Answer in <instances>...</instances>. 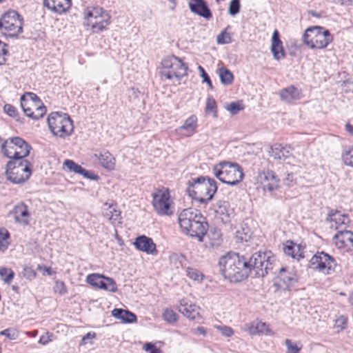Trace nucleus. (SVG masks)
<instances>
[{
  "mask_svg": "<svg viewBox=\"0 0 353 353\" xmlns=\"http://www.w3.org/2000/svg\"><path fill=\"white\" fill-rule=\"evenodd\" d=\"M275 256L271 251L256 252L249 258L235 252H229L220 258L219 271L231 282H240L250 274L264 277L276 265Z\"/></svg>",
  "mask_w": 353,
  "mask_h": 353,
  "instance_id": "1",
  "label": "nucleus"
},
{
  "mask_svg": "<svg viewBox=\"0 0 353 353\" xmlns=\"http://www.w3.org/2000/svg\"><path fill=\"white\" fill-rule=\"evenodd\" d=\"M178 221L184 234L197 238L200 242L203 241L208 224L205 221V218L196 210L184 209L179 214Z\"/></svg>",
  "mask_w": 353,
  "mask_h": 353,
  "instance_id": "2",
  "label": "nucleus"
},
{
  "mask_svg": "<svg viewBox=\"0 0 353 353\" xmlns=\"http://www.w3.org/2000/svg\"><path fill=\"white\" fill-rule=\"evenodd\" d=\"M186 191L192 199L206 204L212 199L217 191V185L213 179L199 176L188 181Z\"/></svg>",
  "mask_w": 353,
  "mask_h": 353,
  "instance_id": "3",
  "label": "nucleus"
},
{
  "mask_svg": "<svg viewBox=\"0 0 353 353\" xmlns=\"http://www.w3.org/2000/svg\"><path fill=\"white\" fill-rule=\"evenodd\" d=\"M213 174L222 183L230 185L239 183L243 179V168L237 163L223 161L213 168Z\"/></svg>",
  "mask_w": 353,
  "mask_h": 353,
  "instance_id": "4",
  "label": "nucleus"
},
{
  "mask_svg": "<svg viewBox=\"0 0 353 353\" xmlns=\"http://www.w3.org/2000/svg\"><path fill=\"white\" fill-rule=\"evenodd\" d=\"M304 43L312 49H324L333 40L330 31L321 26H312L306 29L303 36Z\"/></svg>",
  "mask_w": 353,
  "mask_h": 353,
  "instance_id": "5",
  "label": "nucleus"
},
{
  "mask_svg": "<svg viewBox=\"0 0 353 353\" xmlns=\"http://www.w3.org/2000/svg\"><path fill=\"white\" fill-rule=\"evenodd\" d=\"M32 167V163L25 159L10 160L6 165L7 178L13 183H23L30 176Z\"/></svg>",
  "mask_w": 353,
  "mask_h": 353,
  "instance_id": "6",
  "label": "nucleus"
},
{
  "mask_svg": "<svg viewBox=\"0 0 353 353\" xmlns=\"http://www.w3.org/2000/svg\"><path fill=\"white\" fill-rule=\"evenodd\" d=\"M2 152L10 160L24 159L32 149L24 139L19 137H10L1 144Z\"/></svg>",
  "mask_w": 353,
  "mask_h": 353,
  "instance_id": "7",
  "label": "nucleus"
},
{
  "mask_svg": "<svg viewBox=\"0 0 353 353\" xmlns=\"http://www.w3.org/2000/svg\"><path fill=\"white\" fill-rule=\"evenodd\" d=\"M48 124L52 133L61 138L70 135L74 129L72 121L66 114L51 113L48 118Z\"/></svg>",
  "mask_w": 353,
  "mask_h": 353,
  "instance_id": "8",
  "label": "nucleus"
},
{
  "mask_svg": "<svg viewBox=\"0 0 353 353\" xmlns=\"http://www.w3.org/2000/svg\"><path fill=\"white\" fill-rule=\"evenodd\" d=\"M23 19L15 10H8L0 19V30L8 37H15L23 31Z\"/></svg>",
  "mask_w": 353,
  "mask_h": 353,
  "instance_id": "9",
  "label": "nucleus"
},
{
  "mask_svg": "<svg viewBox=\"0 0 353 353\" xmlns=\"http://www.w3.org/2000/svg\"><path fill=\"white\" fill-rule=\"evenodd\" d=\"M161 64V74L167 79H176L179 81L187 74L188 66L175 56L165 58Z\"/></svg>",
  "mask_w": 353,
  "mask_h": 353,
  "instance_id": "10",
  "label": "nucleus"
},
{
  "mask_svg": "<svg viewBox=\"0 0 353 353\" xmlns=\"http://www.w3.org/2000/svg\"><path fill=\"white\" fill-rule=\"evenodd\" d=\"M21 106L27 117L36 120L42 118L46 112V108L40 99L32 92L21 97Z\"/></svg>",
  "mask_w": 353,
  "mask_h": 353,
  "instance_id": "11",
  "label": "nucleus"
},
{
  "mask_svg": "<svg viewBox=\"0 0 353 353\" xmlns=\"http://www.w3.org/2000/svg\"><path fill=\"white\" fill-rule=\"evenodd\" d=\"M85 24L90 26L94 32H100L110 24V17L101 8H93L85 14Z\"/></svg>",
  "mask_w": 353,
  "mask_h": 353,
  "instance_id": "12",
  "label": "nucleus"
},
{
  "mask_svg": "<svg viewBox=\"0 0 353 353\" xmlns=\"http://www.w3.org/2000/svg\"><path fill=\"white\" fill-rule=\"evenodd\" d=\"M152 205L158 214L161 216L173 214V210H172V201L168 189L157 190L152 194Z\"/></svg>",
  "mask_w": 353,
  "mask_h": 353,
  "instance_id": "13",
  "label": "nucleus"
},
{
  "mask_svg": "<svg viewBox=\"0 0 353 353\" xmlns=\"http://www.w3.org/2000/svg\"><path fill=\"white\" fill-rule=\"evenodd\" d=\"M310 262L312 268L325 274H330L334 272L336 266L335 259L324 252H318L312 257Z\"/></svg>",
  "mask_w": 353,
  "mask_h": 353,
  "instance_id": "14",
  "label": "nucleus"
},
{
  "mask_svg": "<svg viewBox=\"0 0 353 353\" xmlns=\"http://www.w3.org/2000/svg\"><path fill=\"white\" fill-rule=\"evenodd\" d=\"M256 180L264 190L272 192L279 188V179L273 171H263L259 173Z\"/></svg>",
  "mask_w": 353,
  "mask_h": 353,
  "instance_id": "15",
  "label": "nucleus"
},
{
  "mask_svg": "<svg viewBox=\"0 0 353 353\" xmlns=\"http://www.w3.org/2000/svg\"><path fill=\"white\" fill-rule=\"evenodd\" d=\"M177 309L180 313L190 320L200 319L201 318L200 307L187 299H183L180 301Z\"/></svg>",
  "mask_w": 353,
  "mask_h": 353,
  "instance_id": "16",
  "label": "nucleus"
},
{
  "mask_svg": "<svg viewBox=\"0 0 353 353\" xmlns=\"http://www.w3.org/2000/svg\"><path fill=\"white\" fill-rule=\"evenodd\" d=\"M333 242L339 249L351 250L353 248V232L347 230H338L333 237Z\"/></svg>",
  "mask_w": 353,
  "mask_h": 353,
  "instance_id": "17",
  "label": "nucleus"
},
{
  "mask_svg": "<svg viewBox=\"0 0 353 353\" xmlns=\"http://www.w3.org/2000/svg\"><path fill=\"white\" fill-rule=\"evenodd\" d=\"M190 11L206 19L212 18V14L205 0H190L188 3Z\"/></svg>",
  "mask_w": 353,
  "mask_h": 353,
  "instance_id": "18",
  "label": "nucleus"
},
{
  "mask_svg": "<svg viewBox=\"0 0 353 353\" xmlns=\"http://www.w3.org/2000/svg\"><path fill=\"white\" fill-rule=\"evenodd\" d=\"M134 245L137 250L146 252L147 254L152 255L157 254L158 251L156 248V244L150 237L144 235L138 236L136 238Z\"/></svg>",
  "mask_w": 353,
  "mask_h": 353,
  "instance_id": "19",
  "label": "nucleus"
},
{
  "mask_svg": "<svg viewBox=\"0 0 353 353\" xmlns=\"http://www.w3.org/2000/svg\"><path fill=\"white\" fill-rule=\"evenodd\" d=\"M296 282V278L293 273L288 272L285 268H280L278 275V281L276 283V285L285 290Z\"/></svg>",
  "mask_w": 353,
  "mask_h": 353,
  "instance_id": "20",
  "label": "nucleus"
},
{
  "mask_svg": "<svg viewBox=\"0 0 353 353\" xmlns=\"http://www.w3.org/2000/svg\"><path fill=\"white\" fill-rule=\"evenodd\" d=\"M10 214L14 215L16 222L21 223L24 225L29 224L28 218L30 214L27 205L23 203H19L16 205L13 210L10 212Z\"/></svg>",
  "mask_w": 353,
  "mask_h": 353,
  "instance_id": "21",
  "label": "nucleus"
},
{
  "mask_svg": "<svg viewBox=\"0 0 353 353\" xmlns=\"http://www.w3.org/2000/svg\"><path fill=\"white\" fill-rule=\"evenodd\" d=\"M43 5L49 10L61 14L68 10L71 5V0H44Z\"/></svg>",
  "mask_w": 353,
  "mask_h": 353,
  "instance_id": "22",
  "label": "nucleus"
},
{
  "mask_svg": "<svg viewBox=\"0 0 353 353\" xmlns=\"http://www.w3.org/2000/svg\"><path fill=\"white\" fill-rule=\"evenodd\" d=\"M326 221L330 222L332 228L335 230H339V228L345 225L348 222V218L345 214H341L340 212L337 210H331L326 218Z\"/></svg>",
  "mask_w": 353,
  "mask_h": 353,
  "instance_id": "23",
  "label": "nucleus"
},
{
  "mask_svg": "<svg viewBox=\"0 0 353 353\" xmlns=\"http://www.w3.org/2000/svg\"><path fill=\"white\" fill-rule=\"evenodd\" d=\"M271 51L276 60H280L285 57V52L283 48L282 41L279 37V33L274 30L272 37Z\"/></svg>",
  "mask_w": 353,
  "mask_h": 353,
  "instance_id": "24",
  "label": "nucleus"
},
{
  "mask_svg": "<svg viewBox=\"0 0 353 353\" xmlns=\"http://www.w3.org/2000/svg\"><path fill=\"white\" fill-rule=\"evenodd\" d=\"M280 97L281 100L290 103L301 98V92L294 85L288 86L280 91Z\"/></svg>",
  "mask_w": 353,
  "mask_h": 353,
  "instance_id": "25",
  "label": "nucleus"
},
{
  "mask_svg": "<svg viewBox=\"0 0 353 353\" xmlns=\"http://www.w3.org/2000/svg\"><path fill=\"white\" fill-rule=\"evenodd\" d=\"M94 157L104 168L112 170L114 168L115 160L112 155L107 150L95 153Z\"/></svg>",
  "mask_w": 353,
  "mask_h": 353,
  "instance_id": "26",
  "label": "nucleus"
},
{
  "mask_svg": "<svg viewBox=\"0 0 353 353\" xmlns=\"http://www.w3.org/2000/svg\"><path fill=\"white\" fill-rule=\"evenodd\" d=\"M270 157L276 160H285L289 156L290 151L286 147L282 146L281 144L275 143L270 146L268 150Z\"/></svg>",
  "mask_w": 353,
  "mask_h": 353,
  "instance_id": "27",
  "label": "nucleus"
},
{
  "mask_svg": "<svg viewBox=\"0 0 353 353\" xmlns=\"http://www.w3.org/2000/svg\"><path fill=\"white\" fill-rule=\"evenodd\" d=\"M112 315L125 323H133L137 321V316L134 313L120 308L114 309L112 311Z\"/></svg>",
  "mask_w": 353,
  "mask_h": 353,
  "instance_id": "28",
  "label": "nucleus"
},
{
  "mask_svg": "<svg viewBox=\"0 0 353 353\" xmlns=\"http://www.w3.org/2000/svg\"><path fill=\"white\" fill-rule=\"evenodd\" d=\"M209 239V245L212 248L219 247L222 242L221 231L216 228L210 229L205 234Z\"/></svg>",
  "mask_w": 353,
  "mask_h": 353,
  "instance_id": "29",
  "label": "nucleus"
},
{
  "mask_svg": "<svg viewBox=\"0 0 353 353\" xmlns=\"http://www.w3.org/2000/svg\"><path fill=\"white\" fill-rule=\"evenodd\" d=\"M105 277L99 274H91L87 276L86 282L93 287L102 289Z\"/></svg>",
  "mask_w": 353,
  "mask_h": 353,
  "instance_id": "30",
  "label": "nucleus"
},
{
  "mask_svg": "<svg viewBox=\"0 0 353 353\" xmlns=\"http://www.w3.org/2000/svg\"><path fill=\"white\" fill-rule=\"evenodd\" d=\"M221 82L224 85H230L234 80L233 74L225 68H221L218 70Z\"/></svg>",
  "mask_w": 353,
  "mask_h": 353,
  "instance_id": "31",
  "label": "nucleus"
},
{
  "mask_svg": "<svg viewBox=\"0 0 353 353\" xmlns=\"http://www.w3.org/2000/svg\"><path fill=\"white\" fill-rule=\"evenodd\" d=\"M197 118L195 115H192L188 117L180 127V130L188 131L190 134H193L197 127L196 125Z\"/></svg>",
  "mask_w": 353,
  "mask_h": 353,
  "instance_id": "32",
  "label": "nucleus"
},
{
  "mask_svg": "<svg viewBox=\"0 0 353 353\" xmlns=\"http://www.w3.org/2000/svg\"><path fill=\"white\" fill-rule=\"evenodd\" d=\"M230 27L228 26L219 34L216 37V41L219 44H228L232 42V34L228 32V30Z\"/></svg>",
  "mask_w": 353,
  "mask_h": 353,
  "instance_id": "33",
  "label": "nucleus"
},
{
  "mask_svg": "<svg viewBox=\"0 0 353 353\" xmlns=\"http://www.w3.org/2000/svg\"><path fill=\"white\" fill-rule=\"evenodd\" d=\"M121 212L117 210L112 205L103 212V216L112 223L117 221L120 216Z\"/></svg>",
  "mask_w": 353,
  "mask_h": 353,
  "instance_id": "34",
  "label": "nucleus"
},
{
  "mask_svg": "<svg viewBox=\"0 0 353 353\" xmlns=\"http://www.w3.org/2000/svg\"><path fill=\"white\" fill-rule=\"evenodd\" d=\"M0 276L6 284H10L14 277V272L10 268H1Z\"/></svg>",
  "mask_w": 353,
  "mask_h": 353,
  "instance_id": "35",
  "label": "nucleus"
},
{
  "mask_svg": "<svg viewBox=\"0 0 353 353\" xmlns=\"http://www.w3.org/2000/svg\"><path fill=\"white\" fill-rule=\"evenodd\" d=\"M342 159L345 165L353 167V147L344 150L342 153Z\"/></svg>",
  "mask_w": 353,
  "mask_h": 353,
  "instance_id": "36",
  "label": "nucleus"
},
{
  "mask_svg": "<svg viewBox=\"0 0 353 353\" xmlns=\"http://www.w3.org/2000/svg\"><path fill=\"white\" fill-rule=\"evenodd\" d=\"M63 165L70 171L76 174H81L83 168L81 165L77 164L74 161L70 159L65 160Z\"/></svg>",
  "mask_w": 353,
  "mask_h": 353,
  "instance_id": "37",
  "label": "nucleus"
},
{
  "mask_svg": "<svg viewBox=\"0 0 353 353\" xmlns=\"http://www.w3.org/2000/svg\"><path fill=\"white\" fill-rule=\"evenodd\" d=\"M205 110L206 113L212 112L214 114V117H216V103L212 97H208L207 98Z\"/></svg>",
  "mask_w": 353,
  "mask_h": 353,
  "instance_id": "38",
  "label": "nucleus"
},
{
  "mask_svg": "<svg viewBox=\"0 0 353 353\" xmlns=\"http://www.w3.org/2000/svg\"><path fill=\"white\" fill-rule=\"evenodd\" d=\"M102 289L111 292H115L117 290V286L115 281L112 279L110 277H105L103 281V286L102 287Z\"/></svg>",
  "mask_w": 353,
  "mask_h": 353,
  "instance_id": "39",
  "label": "nucleus"
},
{
  "mask_svg": "<svg viewBox=\"0 0 353 353\" xmlns=\"http://www.w3.org/2000/svg\"><path fill=\"white\" fill-rule=\"evenodd\" d=\"M9 237L10 234L7 231L3 232L0 230V251H5L7 250L9 245Z\"/></svg>",
  "mask_w": 353,
  "mask_h": 353,
  "instance_id": "40",
  "label": "nucleus"
},
{
  "mask_svg": "<svg viewBox=\"0 0 353 353\" xmlns=\"http://www.w3.org/2000/svg\"><path fill=\"white\" fill-rule=\"evenodd\" d=\"M244 109V105L240 101L232 102L227 105L226 110L229 111L232 114H237L240 110Z\"/></svg>",
  "mask_w": 353,
  "mask_h": 353,
  "instance_id": "41",
  "label": "nucleus"
},
{
  "mask_svg": "<svg viewBox=\"0 0 353 353\" xmlns=\"http://www.w3.org/2000/svg\"><path fill=\"white\" fill-rule=\"evenodd\" d=\"M177 314L171 309H165L163 313V319L168 323H174L177 320Z\"/></svg>",
  "mask_w": 353,
  "mask_h": 353,
  "instance_id": "42",
  "label": "nucleus"
},
{
  "mask_svg": "<svg viewBox=\"0 0 353 353\" xmlns=\"http://www.w3.org/2000/svg\"><path fill=\"white\" fill-rule=\"evenodd\" d=\"M171 263L175 266L176 268H179L183 265L184 256L177 254H173L170 256Z\"/></svg>",
  "mask_w": 353,
  "mask_h": 353,
  "instance_id": "43",
  "label": "nucleus"
},
{
  "mask_svg": "<svg viewBox=\"0 0 353 353\" xmlns=\"http://www.w3.org/2000/svg\"><path fill=\"white\" fill-rule=\"evenodd\" d=\"M0 335L6 336L10 340H15L19 336V333L17 330L8 328L0 332Z\"/></svg>",
  "mask_w": 353,
  "mask_h": 353,
  "instance_id": "44",
  "label": "nucleus"
},
{
  "mask_svg": "<svg viewBox=\"0 0 353 353\" xmlns=\"http://www.w3.org/2000/svg\"><path fill=\"white\" fill-rule=\"evenodd\" d=\"M8 45L0 40V65L6 61V56L8 54Z\"/></svg>",
  "mask_w": 353,
  "mask_h": 353,
  "instance_id": "45",
  "label": "nucleus"
},
{
  "mask_svg": "<svg viewBox=\"0 0 353 353\" xmlns=\"http://www.w3.org/2000/svg\"><path fill=\"white\" fill-rule=\"evenodd\" d=\"M240 1L239 0H232L229 6V13L232 16H234L239 12Z\"/></svg>",
  "mask_w": 353,
  "mask_h": 353,
  "instance_id": "46",
  "label": "nucleus"
},
{
  "mask_svg": "<svg viewBox=\"0 0 353 353\" xmlns=\"http://www.w3.org/2000/svg\"><path fill=\"white\" fill-rule=\"evenodd\" d=\"M287 353H299L301 347H298L297 345L292 343L290 339H287L285 341Z\"/></svg>",
  "mask_w": 353,
  "mask_h": 353,
  "instance_id": "47",
  "label": "nucleus"
},
{
  "mask_svg": "<svg viewBox=\"0 0 353 353\" xmlns=\"http://www.w3.org/2000/svg\"><path fill=\"white\" fill-rule=\"evenodd\" d=\"M186 272L188 276L194 281H200L202 279L203 275L196 269L188 268Z\"/></svg>",
  "mask_w": 353,
  "mask_h": 353,
  "instance_id": "48",
  "label": "nucleus"
},
{
  "mask_svg": "<svg viewBox=\"0 0 353 353\" xmlns=\"http://www.w3.org/2000/svg\"><path fill=\"white\" fill-rule=\"evenodd\" d=\"M198 69L200 71L201 76L203 78V82H205L208 85L210 89L212 90L213 85H212V81H211L208 74L205 71L204 68L202 66L199 65L198 67Z\"/></svg>",
  "mask_w": 353,
  "mask_h": 353,
  "instance_id": "49",
  "label": "nucleus"
},
{
  "mask_svg": "<svg viewBox=\"0 0 353 353\" xmlns=\"http://www.w3.org/2000/svg\"><path fill=\"white\" fill-rule=\"evenodd\" d=\"M252 333H256V332H269V330L268 327V325L265 324V323L263 322H256V325H254V330L251 331Z\"/></svg>",
  "mask_w": 353,
  "mask_h": 353,
  "instance_id": "50",
  "label": "nucleus"
},
{
  "mask_svg": "<svg viewBox=\"0 0 353 353\" xmlns=\"http://www.w3.org/2000/svg\"><path fill=\"white\" fill-rule=\"evenodd\" d=\"M296 245H294L292 241L290 242L289 244H287L284 248V252L285 254L292 256V258H295L296 254H294V249Z\"/></svg>",
  "mask_w": 353,
  "mask_h": 353,
  "instance_id": "51",
  "label": "nucleus"
},
{
  "mask_svg": "<svg viewBox=\"0 0 353 353\" xmlns=\"http://www.w3.org/2000/svg\"><path fill=\"white\" fill-rule=\"evenodd\" d=\"M217 330L220 331V332L222 334V335L230 337L234 334L233 330L228 326L223 325V326H216V327Z\"/></svg>",
  "mask_w": 353,
  "mask_h": 353,
  "instance_id": "52",
  "label": "nucleus"
},
{
  "mask_svg": "<svg viewBox=\"0 0 353 353\" xmlns=\"http://www.w3.org/2000/svg\"><path fill=\"white\" fill-rule=\"evenodd\" d=\"M3 110L4 112L10 117H16L17 115V110L16 108L11 104H6Z\"/></svg>",
  "mask_w": 353,
  "mask_h": 353,
  "instance_id": "53",
  "label": "nucleus"
},
{
  "mask_svg": "<svg viewBox=\"0 0 353 353\" xmlns=\"http://www.w3.org/2000/svg\"><path fill=\"white\" fill-rule=\"evenodd\" d=\"M347 318L343 315L340 316L336 320L335 325L336 327L343 330L346 327Z\"/></svg>",
  "mask_w": 353,
  "mask_h": 353,
  "instance_id": "54",
  "label": "nucleus"
},
{
  "mask_svg": "<svg viewBox=\"0 0 353 353\" xmlns=\"http://www.w3.org/2000/svg\"><path fill=\"white\" fill-rule=\"evenodd\" d=\"M54 291L60 294H64L67 292V288L63 281H56L54 285Z\"/></svg>",
  "mask_w": 353,
  "mask_h": 353,
  "instance_id": "55",
  "label": "nucleus"
},
{
  "mask_svg": "<svg viewBox=\"0 0 353 353\" xmlns=\"http://www.w3.org/2000/svg\"><path fill=\"white\" fill-rule=\"evenodd\" d=\"M81 174L83 175L85 178L91 180L97 181L99 179V176L95 174L93 172L88 171L84 168H83V171L81 172Z\"/></svg>",
  "mask_w": 353,
  "mask_h": 353,
  "instance_id": "56",
  "label": "nucleus"
},
{
  "mask_svg": "<svg viewBox=\"0 0 353 353\" xmlns=\"http://www.w3.org/2000/svg\"><path fill=\"white\" fill-rule=\"evenodd\" d=\"M144 350L147 352L150 351V353H160L159 350L151 343H146L144 345Z\"/></svg>",
  "mask_w": 353,
  "mask_h": 353,
  "instance_id": "57",
  "label": "nucleus"
},
{
  "mask_svg": "<svg viewBox=\"0 0 353 353\" xmlns=\"http://www.w3.org/2000/svg\"><path fill=\"white\" fill-rule=\"evenodd\" d=\"M96 337V334L94 332H88L85 335H84L82 338V340L80 343V345H85L87 343V341L89 339H92Z\"/></svg>",
  "mask_w": 353,
  "mask_h": 353,
  "instance_id": "58",
  "label": "nucleus"
},
{
  "mask_svg": "<svg viewBox=\"0 0 353 353\" xmlns=\"http://www.w3.org/2000/svg\"><path fill=\"white\" fill-rule=\"evenodd\" d=\"M294 177L292 174L288 173L286 176V177L284 179V182L287 185H292L293 183L294 182Z\"/></svg>",
  "mask_w": 353,
  "mask_h": 353,
  "instance_id": "59",
  "label": "nucleus"
},
{
  "mask_svg": "<svg viewBox=\"0 0 353 353\" xmlns=\"http://www.w3.org/2000/svg\"><path fill=\"white\" fill-rule=\"evenodd\" d=\"M50 341L51 339H50V336L46 334L41 336L39 343L42 345H46Z\"/></svg>",
  "mask_w": 353,
  "mask_h": 353,
  "instance_id": "60",
  "label": "nucleus"
},
{
  "mask_svg": "<svg viewBox=\"0 0 353 353\" xmlns=\"http://www.w3.org/2000/svg\"><path fill=\"white\" fill-rule=\"evenodd\" d=\"M193 333L195 334H201L205 336L206 330L204 327L200 326L193 330Z\"/></svg>",
  "mask_w": 353,
  "mask_h": 353,
  "instance_id": "61",
  "label": "nucleus"
},
{
  "mask_svg": "<svg viewBox=\"0 0 353 353\" xmlns=\"http://www.w3.org/2000/svg\"><path fill=\"white\" fill-rule=\"evenodd\" d=\"M24 272H26V274L28 275V276H33L34 277L36 274L35 272L32 270L31 268L29 267H25L23 268Z\"/></svg>",
  "mask_w": 353,
  "mask_h": 353,
  "instance_id": "62",
  "label": "nucleus"
},
{
  "mask_svg": "<svg viewBox=\"0 0 353 353\" xmlns=\"http://www.w3.org/2000/svg\"><path fill=\"white\" fill-rule=\"evenodd\" d=\"M38 269H39V270H42L43 269L46 272L48 273V274H49V275L52 274L51 270H50V268H47L46 266H42V265H38Z\"/></svg>",
  "mask_w": 353,
  "mask_h": 353,
  "instance_id": "63",
  "label": "nucleus"
},
{
  "mask_svg": "<svg viewBox=\"0 0 353 353\" xmlns=\"http://www.w3.org/2000/svg\"><path fill=\"white\" fill-rule=\"evenodd\" d=\"M345 130H347V132H348L350 134L353 135V125L350 124V123H347L345 125Z\"/></svg>",
  "mask_w": 353,
  "mask_h": 353,
  "instance_id": "64",
  "label": "nucleus"
}]
</instances>
